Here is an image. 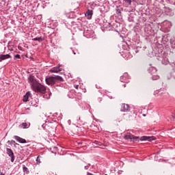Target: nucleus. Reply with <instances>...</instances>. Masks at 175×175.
Wrapping results in <instances>:
<instances>
[{
	"mask_svg": "<svg viewBox=\"0 0 175 175\" xmlns=\"http://www.w3.org/2000/svg\"><path fill=\"white\" fill-rule=\"evenodd\" d=\"M123 5H125L126 8H129L132 5V2L135 1V0H122Z\"/></svg>",
	"mask_w": 175,
	"mask_h": 175,
	"instance_id": "obj_8",
	"label": "nucleus"
},
{
	"mask_svg": "<svg viewBox=\"0 0 175 175\" xmlns=\"http://www.w3.org/2000/svg\"><path fill=\"white\" fill-rule=\"evenodd\" d=\"M28 81L33 91L35 92H41L42 94L44 92V87L36 81L34 76L30 75L28 78Z\"/></svg>",
	"mask_w": 175,
	"mask_h": 175,
	"instance_id": "obj_1",
	"label": "nucleus"
},
{
	"mask_svg": "<svg viewBox=\"0 0 175 175\" xmlns=\"http://www.w3.org/2000/svg\"><path fill=\"white\" fill-rule=\"evenodd\" d=\"M7 154L9 157L11 158V162H14V152H13V150L11 148H6Z\"/></svg>",
	"mask_w": 175,
	"mask_h": 175,
	"instance_id": "obj_4",
	"label": "nucleus"
},
{
	"mask_svg": "<svg viewBox=\"0 0 175 175\" xmlns=\"http://www.w3.org/2000/svg\"><path fill=\"white\" fill-rule=\"evenodd\" d=\"M36 162L38 164L40 163V159H39V156L37 157Z\"/></svg>",
	"mask_w": 175,
	"mask_h": 175,
	"instance_id": "obj_18",
	"label": "nucleus"
},
{
	"mask_svg": "<svg viewBox=\"0 0 175 175\" xmlns=\"http://www.w3.org/2000/svg\"><path fill=\"white\" fill-rule=\"evenodd\" d=\"M21 128H23V129H26L27 128H29V126L28 125V123L27 122H23L20 125Z\"/></svg>",
	"mask_w": 175,
	"mask_h": 175,
	"instance_id": "obj_13",
	"label": "nucleus"
},
{
	"mask_svg": "<svg viewBox=\"0 0 175 175\" xmlns=\"http://www.w3.org/2000/svg\"><path fill=\"white\" fill-rule=\"evenodd\" d=\"M124 139L126 140H131V142H152V140H155V137L154 136H142L141 138L139 137H135L130 133H127L124 135Z\"/></svg>",
	"mask_w": 175,
	"mask_h": 175,
	"instance_id": "obj_2",
	"label": "nucleus"
},
{
	"mask_svg": "<svg viewBox=\"0 0 175 175\" xmlns=\"http://www.w3.org/2000/svg\"><path fill=\"white\" fill-rule=\"evenodd\" d=\"M124 116H126V114H124Z\"/></svg>",
	"mask_w": 175,
	"mask_h": 175,
	"instance_id": "obj_25",
	"label": "nucleus"
},
{
	"mask_svg": "<svg viewBox=\"0 0 175 175\" xmlns=\"http://www.w3.org/2000/svg\"><path fill=\"white\" fill-rule=\"evenodd\" d=\"M124 87H126V85L124 84Z\"/></svg>",
	"mask_w": 175,
	"mask_h": 175,
	"instance_id": "obj_24",
	"label": "nucleus"
},
{
	"mask_svg": "<svg viewBox=\"0 0 175 175\" xmlns=\"http://www.w3.org/2000/svg\"><path fill=\"white\" fill-rule=\"evenodd\" d=\"M9 58H12V56L9 54L0 55V62H2V61H5V59H9Z\"/></svg>",
	"mask_w": 175,
	"mask_h": 175,
	"instance_id": "obj_7",
	"label": "nucleus"
},
{
	"mask_svg": "<svg viewBox=\"0 0 175 175\" xmlns=\"http://www.w3.org/2000/svg\"><path fill=\"white\" fill-rule=\"evenodd\" d=\"M23 170L26 174H29V170H28V167L25 165H23Z\"/></svg>",
	"mask_w": 175,
	"mask_h": 175,
	"instance_id": "obj_14",
	"label": "nucleus"
},
{
	"mask_svg": "<svg viewBox=\"0 0 175 175\" xmlns=\"http://www.w3.org/2000/svg\"><path fill=\"white\" fill-rule=\"evenodd\" d=\"M129 109V105L126 104H122V111H128Z\"/></svg>",
	"mask_w": 175,
	"mask_h": 175,
	"instance_id": "obj_11",
	"label": "nucleus"
},
{
	"mask_svg": "<svg viewBox=\"0 0 175 175\" xmlns=\"http://www.w3.org/2000/svg\"><path fill=\"white\" fill-rule=\"evenodd\" d=\"M33 40H38V42H42V37H39L33 38Z\"/></svg>",
	"mask_w": 175,
	"mask_h": 175,
	"instance_id": "obj_16",
	"label": "nucleus"
},
{
	"mask_svg": "<svg viewBox=\"0 0 175 175\" xmlns=\"http://www.w3.org/2000/svg\"><path fill=\"white\" fill-rule=\"evenodd\" d=\"M85 169L87 170H88V166H85Z\"/></svg>",
	"mask_w": 175,
	"mask_h": 175,
	"instance_id": "obj_21",
	"label": "nucleus"
},
{
	"mask_svg": "<svg viewBox=\"0 0 175 175\" xmlns=\"http://www.w3.org/2000/svg\"><path fill=\"white\" fill-rule=\"evenodd\" d=\"M14 59H21V56H20V55H18V54L15 55Z\"/></svg>",
	"mask_w": 175,
	"mask_h": 175,
	"instance_id": "obj_17",
	"label": "nucleus"
},
{
	"mask_svg": "<svg viewBox=\"0 0 175 175\" xmlns=\"http://www.w3.org/2000/svg\"><path fill=\"white\" fill-rule=\"evenodd\" d=\"M85 16H87L90 19L92 18V10H88L85 14Z\"/></svg>",
	"mask_w": 175,
	"mask_h": 175,
	"instance_id": "obj_12",
	"label": "nucleus"
},
{
	"mask_svg": "<svg viewBox=\"0 0 175 175\" xmlns=\"http://www.w3.org/2000/svg\"><path fill=\"white\" fill-rule=\"evenodd\" d=\"M44 124H42V128H43V129H44Z\"/></svg>",
	"mask_w": 175,
	"mask_h": 175,
	"instance_id": "obj_22",
	"label": "nucleus"
},
{
	"mask_svg": "<svg viewBox=\"0 0 175 175\" xmlns=\"http://www.w3.org/2000/svg\"><path fill=\"white\" fill-rule=\"evenodd\" d=\"M0 175H5V174L0 170Z\"/></svg>",
	"mask_w": 175,
	"mask_h": 175,
	"instance_id": "obj_19",
	"label": "nucleus"
},
{
	"mask_svg": "<svg viewBox=\"0 0 175 175\" xmlns=\"http://www.w3.org/2000/svg\"><path fill=\"white\" fill-rule=\"evenodd\" d=\"M120 81L122 83H129V77L128 73L125 72L122 77H120Z\"/></svg>",
	"mask_w": 175,
	"mask_h": 175,
	"instance_id": "obj_5",
	"label": "nucleus"
},
{
	"mask_svg": "<svg viewBox=\"0 0 175 175\" xmlns=\"http://www.w3.org/2000/svg\"><path fill=\"white\" fill-rule=\"evenodd\" d=\"M61 70H62V68H59V67H54L50 70V72H52V73H58V72H61Z\"/></svg>",
	"mask_w": 175,
	"mask_h": 175,
	"instance_id": "obj_10",
	"label": "nucleus"
},
{
	"mask_svg": "<svg viewBox=\"0 0 175 175\" xmlns=\"http://www.w3.org/2000/svg\"><path fill=\"white\" fill-rule=\"evenodd\" d=\"M30 96H31V92H26L25 95L23 96V100L24 102H28L29 100Z\"/></svg>",
	"mask_w": 175,
	"mask_h": 175,
	"instance_id": "obj_9",
	"label": "nucleus"
},
{
	"mask_svg": "<svg viewBox=\"0 0 175 175\" xmlns=\"http://www.w3.org/2000/svg\"><path fill=\"white\" fill-rule=\"evenodd\" d=\"M14 139H15V140H16V142H18V143H21L23 144H24V143H27V140H25V139L21 138L17 135H14Z\"/></svg>",
	"mask_w": 175,
	"mask_h": 175,
	"instance_id": "obj_6",
	"label": "nucleus"
},
{
	"mask_svg": "<svg viewBox=\"0 0 175 175\" xmlns=\"http://www.w3.org/2000/svg\"><path fill=\"white\" fill-rule=\"evenodd\" d=\"M76 88H77V89L79 88V85H77V86L76 87Z\"/></svg>",
	"mask_w": 175,
	"mask_h": 175,
	"instance_id": "obj_23",
	"label": "nucleus"
},
{
	"mask_svg": "<svg viewBox=\"0 0 175 175\" xmlns=\"http://www.w3.org/2000/svg\"><path fill=\"white\" fill-rule=\"evenodd\" d=\"M7 143L8 144H10V146H12V144L16 143V141L14 140L8 141Z\"/></svg>",
	"mask_w": 175,
	"mask_h": 175,
	"instance_id": "obj_15",
	"label": "nucleus"
},
{
	"mask_svg": "<svg viewBox=\"0 0 175 175\" xmlns=\"http://www.w3.org/2000/svg\"><path fill=\"white\" fill-rule=\"evenodd\" d=\"M45 81L48 85H53V84H55L57 81H64V79L62 77L57 75L55 77H50L46 78Z\"/></svg>",
	"mask_w": 175,
	"mask_h": 175,
	"instance_id": "obj_3",
	"label": "nucleus"
},
{
	"mask_svg": "<svg viewBox=\"0 0 175 175\" xmlns=\"http://www.w3.org/2000/svg\"><path fill=\"white\" fill-rule=\"evenodd\" d=\"M18 50H21V51L23 50L21 46H18Z\"/></svg>",
	"mask_w": 175,
	"mask_h": 175,
	"instance_id": "obj_20",
	"label": "nucleus"
}]
</instances>
